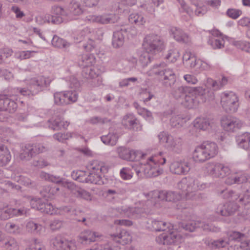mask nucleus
I'll list each match as a JSON object with an SVG mask.
<instances>
[{
	"label": "nucleus",
	"instance_id": "nucleus-1",
	"mask_svg": "<svg viewBox=\"0 0 250 250\" xmlns=\"http://www.w3.org/2000/svg\"><path fill=\"white\" fill-rule=\"evenodd\" d=\"M208 187L207 183L201 182L198 179L188 176L181 179L177 184V188L182 191L180 194L174 191L167 192L166 201L176 202L182 198V194L187 199L190 198V193H192L198 190H203Z\"/></svg>",
	"mask_w": 250,
	"mask_h": 250
},
{
	"label": "nucleus",
	"instance_id": "nucleus-2",
	"mask_svg": "<svg viewBox=\"0 0 250 250\" xmlns=\"http://www.w3.org/2000/svg\"><path fill=\"white\" fill-rule=\"evenodd\" d=\"M180 103L185 107L192 108L200 103H205L208 98V90L202 87H191Z\"/></svg>",
	"mask_w": 250,
	"mask_h": 250
},
{
	"label": "nucleus",
	"instance_id": "nucleus-3",
	"mask_svg": "<svg viewBox=\"0 0 250 250\" xmlns=\"http://www.w3.org/2000/svg\"><path fill=\"white\" fill-rule=\"evenodd\" d=\"M217 153V144L206 142L196 147L193 153V158L196 162H203L214 157Z\"/></svg>",
	"mask_w": 250,
	"mask_h": 250
},
{
	"label": "nucleus",
	"instance_id": "nucleus-4",
	"mask_svg": "<svg viewBox=\"0 0 250 250\" xmlns=\"http://www.w3.org/2000/svg\"><path fill=\"white\" fill-rule=\"evenodd\" d=\"M165 65L164 62L156 63L153 66L148 73L150 75L159 76L166 87H171L176 82L175 74L172 69L164 68Z\"/></svg>",
	"mask_w": 250,
	"mask_h": 250
},
{
	"label": "nucleus",
	"instance_id": "nucleus-5",
	"mask_svg": "<svg viewBox=\"0 0 250 250\" xmlns=\"http://www.w3.org/2000/svg\"><path fill=\"white\" fill-rule=\"evenodd\" d=\"M51 81L44 77H40L31 80L28 88H18L17 90L24 96H30L38 94L48 86Z\"/></svg>",
	"mask_w": 250,
	"mask_h": 250
},
{
	"label": "nucleus",
	"instance_id": "nucleus-6",
	"mask_svg": "<svg viewBox=\"0 0 250 250\" xmlns=\"http://www.w3.org/2000/svg\"><path fill=\"white\" fill-rule=\"evenodd\" d=\"M159 162L157 157H149L146 164L141 166L140 167L134 168L136 174L138 176L140 174L143 172L145 176L147 178L154 177L161 174L163 172V169L159 165L156 163Z\"/></svg>",
	"mask_w": 250,
	"mask_h": 250
},
{
	"label": "nucleus",
	"instance_id": "nucleus-7",
	"mask_svg": "<svg viewBox=\"0 0 250 250\" xmlns=\"http://www.w3.org/2000/svg\"><path fill=\"white\" fill-rule=\"evenodd\" d=\"M143 46L146 51L151 54H156L165 47L163 38L157 34L147 35L144 40Z\"/></svg>",
	"mask_w": 250,
	"mask_h": 250
},
{
	"label": "nucleus",
	"instance_id": "nucleus-8",
	"mask_svg": "<svg viewBox=\"0 0 250 250\" xmlns=\"http://www.w3.org/2000/svg\"><path fill=\"white\" fill-rule=\"evenodd\" d=\"M165 231L156 238L158 244L164 245H178L184 241L183 237L173 227L170 230L167 229Z\"/></svg>",
	"mask_w": 250,
	"mask_h": 250
},
{
	"label": "nucleus",
	"instance_id": "nucleus-9",
	"mask_svg": "<svg viewBox=\"0 0 250 250\" xmlns=\"http://www.w3.org/2000/svg\"><path fill=\"white\" fill-rule=\"evenodd\" d=\"M78 99V92L75 90L56 92L54 94V104L64 106L76 103Z\"/></svg>",
	"mask_w": 250,
	"mask_h": 250
},
{
	"label": "nucleus",
	"instance_id": "nucleus-10",
	"mask_svg": "<svg viewBox=\"0 0 250 250\" xmlns=\"http://www.w3.org/2000/svg\"><path fill=\"white\" fill-rule=\"evenodd\" d=\"M221 104L226 112L234 113L238 107V98L233 92H224L221 95Z\"/></svg>",
	"mask_w": 250,
	"mask_h": 250
},
{
	"label": "nucleus",
	"instance_id": "nucleus-11",
	"mask_svg": "<svg viewBox=\"0 0 250 250\" xmlns=\"http://www.w3.org/2000/svg\"><path fill=\"white\" fill-rule=\"evenodd\" d=\"M46 148L42 144H28L22 148L20 158L22 161H29L38 154L43 152Z\"/></svg>",
	"mask_w": 250,
	"mask_h": 250
},
{
	"label": "nucleus",
	"instance_id": "nucleus-12",
	"mask_svg": "<svg viewBox=\"0 0 250 250\" xmlns=\"http://www.w3.org/2000/svg\"><path fill=\"white\" fill-rule=\"evenodd\" d=\"M55 115L47 122L48 127L54 130H59L62 128L66 129L69 125V123L62 121V115L65 113V110L61 108H58L54 111Z\"/></svg>",
	"mask_w": 250,
	"mask_h": 250
},
{
	"label": "nucleus",
	"instance_id": "nucleus-13",
	"mask_svg": "<svg viewBox=\"0 0 250 250\" xmlns=\"http://www.w3.org/2000/svg\"><path fill=\"white\" fill-rule=\"evenodd\" d=\"M18 108V104L11 99V95L5 91H0V111L14 113Z\"/></svg>",
	"mask_w": 250,
	"mask_h": 250
},
{
	"label": "nucleus",
	"instance_id": "nucleus-14",
	"mask_svg": "<svg viewBox=\"0 0 250 250\" xmlns=\"http://www.w3.org/2000/svg\"><path fill=\"white\" fill-rule=\"evenodd\" d=\"M117 152L121 159L127 161H137L143 156L141 152L125 147L118 148Z\"/></svg>",
	"mask_w": 250,
	"mask_h": 250
},
{
	"label": "nucleus",
	"instance_id": "nucleus-15",
	"mask_svg": "<svg viewBox=\"0 0 250 250\" xmlns=\"http://www.w3.org/2000/svg\"><path fill=\"white\" fill-rule=\"evenodd\" d=\"M131 29L129 27L122 26L113 33L112 45L115 48L121 47L124 43L125 38L128 36Z\"/></svg>",
	"mask_w": 250,
	"mask_h": 250
},
{
	"label": "nucleus",
	"instance_id": "nucleus-16",
	"mask_svg": "<svg viewBox=\"0 0 250 250\" xmlns=\"http://www.w3.org/2000/svg\"><path fill=\"white\" fill-rule=\"evenodd\" d=\"M51 243L56 250H75V246L72 241L57 236L51 240Z\"/></svg>",
	"mask_w": 250,
	"mask_h": 250
},
{
	"label": "nucleus",
	"instance_id": "nucleus-17",
	"mask_svg": "<svg viewBox=\"0 0 250 250\" xmlns=\"http://www.w3.org/2000/svg\"><path fill=\"white\" fill-rule=\"evenodd\" d=\"M122 123L125 128L131 130L138 131L142 129L140 121L133 114H127L125 115Z\"/></svg>",
	"mask_w": 250,
	"mask_h": 250
},
{
	"label": "nucleus",
	"instance_id": "nucleus-18",
	"mask_svg": "<svg viewBox=\"0 0 250 250\" xmlns=\"http://www.w3.org/2000/svg\"><path fill=\"white\" fill-rule=\"evenodd\" d=\"M221 125L223 128L228 132H234L241 127L240 121L234 117L223 118Z\"/></svg>",
	"mask_w": 250,
	"mask_h": 250
},
{
	"label": "nucleus",
	"instance_id": "nucleus-19",
	"mask_svg": "<svg viewBox=\"0 0 250 250\" xmlns=\"http://www.w3.org/2000/svg\"><path fill=\"white\" fill-rule=\"evenodd\" d=\"M85 20L90 22H97L102 24L114 23L117 21L118 17L114 14L95 16L90 15L86 17Z\"/></svg>",
	"mask_w": 250,
	"mask_h": 250
},
{
	"label": "nucleus",
	"instance_id": "nucleus-20",
	"mask_svg": "<svg viewBox=\"0 0 250 250\" xmlns=\"http://www.w3.org/2000/svg\"><path fill=\"white\" fill-rule=\"evenodd\" d=\"M147 228L155 231H167V229L170 230L174 227L173 225L170 223H167L156 219H150L147 221Z\"/></svg>",
	"mask_w": 250,
	"mask_h": 250
},
{
	"label": "nucleus",
	"instance_id": "nucleus-21",
	"mask_svg": "<svg viewBox=\"0 0 250 250\" xmlns=\"http://www.w3.org/2000/svg\"><path fill=\"white\" fill-rule=\"evenodd\" d=\"M32 207L36 208L42 213L52 215L56 210L53 205L48 202H45L39 199L31 204Z\"/></svg>",
	"mask_w": 250,
	"mask_h": 250
},
{
	"label": "nucleus",
	"instance_id": "nucleus-22",
	"mask_svg": "<svg viewBox=\"0 0 250 250\" xmlns=\"http://www.w3.org/2000/svg\"><path fill=\"white\" fill-rule=\"evenodd\" d=\"M66 187L77 198H81L87 200L90 198V194L89 192L77 186L73 182H66Z\"/></svg>",
	"mask_w": 250,
	"mask_h": 250
},
{
	"label": "nucleus",
	"instance_id": "nucleus-23",
	"mask_svg": "<svg viewBox=\"0 0 250 250\" xmlns=\"http://www.w3.org/2000/svg\"><path fill=\"white\" fill-rule=\"evenodd\" d=\"M170 171L172 173L180 175L186 174L190 170L189 164L186 162H174L170 166Z\"/></svg>",
	"mask_w": 250,
	"mask_h": 250
},
{
	"label": "nucleus",
	"instance_id": "nucleus-24",
	"mask_svg": "<svg viewBox=\"0 0 250 250\" xmlns=\"http://www.w3.org/2000/svg\"><path fill=\"white\" fill-rule=\"evenodd\" d=\"M98 238L99 235H97L95 232L90 230H84L79 235L78 242L83 245H88L91 242L96 241Z\"/></svg>",
	"mask_w": 250,
	"mask_h": 250
},
{
	"label": "nucleus",
	"instance_id": "nucleus-25",
	"mask_svg": "<svg viewBox=\"0 0 250 250\" xmlns=\"http://www.w3.org/2000/svg\"><path fill=\"white\" fill-rule=\"evenodd\" d=\"M236 203L227 202L224 206L217 208V212L222 216H227L232 215L238 208Z\"/></svg>",
	"mask_w": 250,
	"mask_h": 250
},
{
	"label": "nucleus",
	"instance_id": "nucleus-26",
	"mask_svg": "<svg viewBox=\"0 0 250 250\" xmlns=\"http://www.w3.org/2000/svg\"><path fill=\"white\" fill-rule=\"evenodd\" d=\"M171 32L174 39L179 42L187 43L190 41V38L188 34L180 28L173 27L171 29Z\"/></svg>",
	"mask_w": 250,
	"mask_h": 250
},
{
	"label": "nucleus",
	"instance_id": "nucleus-27",
	"mask_svg": "<svg viewBox=\"0 0 250 250\" xmlns=\"http://www.w3.org/2000/svg\"><path fill=\"white\" fill-rule=\"evenodd\" d=\"M191 90H192L191 87L175 86L172 88V94L176 100L181 101L188 91Z\"/></svg>",
	"mask_w": 250,
	"mask_h": 250
},
{
	"label": "nucleus",
	"instance_id": "nucleus-28",
	"mask_svg": "<svg viewBox=\"0 0 250 250\" xmlns=\"http://www.w3.org/2000/svg\"><path fill=\"white\" fill-rule=\"evenodd\" d=\"M201 227L205 230H211V226L208 224H203L199 221L191 222L186 224L184 228L190 232H193L196 229Z\"/></svg>",
	"mask_w": 250,
	"mask_h": 250
},
{
	"label": "nucleus",
	"instance_id": "nucleus-29",
	"mask_svg": "<svg viewBox=\"0 0 250 250\" xmlns=\"http://www.w3.org/2000/svg\"><path fill=\"white\" fill-rule=\"evenodd\" d=\"M114 240L118 243L122 245H125L131 241V237L129 233L126 230L123 229L119 233L113 234Z\"/></svg>",
	"mask_w": 250,
	"mask_h": 250
},
{
	"label": "nucleus",
	"instance_id": "nucleus-30",
	"mask_svg": "<svg viewBox=\"0 0 250 250\" xmlns=\"http://www.w3.org/2000/svg\"><path fill=\"white\" fill-rule=\"evenodd\" d=\"M67 16H78L83 12V9L79 2L72 0L68 6Z\"/></svg>",
	"mask_w": 250,
	"mask_h": 250
},
{
	"label": "nucleus",
	"instance_id": "nucleus-31",
	"mask_svg": "<svg viewBox=\"0 0 250 250\" xmlns=\"http://www.w3.org/2000/svg\"><path fill=\"white\" fill-rule=\"evenodd\" d=\"M150 54H151L146 51V52H141L139 55L138 59L136 58H132V62H135L136 64H137V62H138L142 67H145L151 62V57Z\"/></svg>",
	"mask_w": 250,
	"mask_h": 250
},
{
	"label": "nucleus",
	"instance_id": "nucleus-32",
	"mask_svg": "<svg viewBox=\"0 0 250 250\" xmlns=\"http://www.w3.org/2000/svg\"><path fill=\"white\" fill-rule=\"evenodd\" d=\"M11 156L10 152L6 146L0 145V166L7 165L10 161Z\"/></svg>",
	"mask_w": 250,
	"mask_h": 250
},
{
	"label": "nucleus",
	"instance_id": "nucleus-33",
	"mask_svg": "<svg viewBox=\"0 0 250 250\" xmlns=\"http://www.w3.org/2000/svg\"><path fill=\"white\" fill-rule=\"evenodd\" d=\"M90 169V171L88 175V183L97 185H104L105 184L101 174L96 170Z\"/></svg>",
	"mask_w": 250,
	"mask_h": 250
},
{
	"label": "nucleus",
	"instance_id": "nucleus-34",
	"mask_svg": "<svg viewBox=\"0 0 250 250\" xmlns=\"http://www.w3.org/2000/svg\"><path fill=\"white\" fill-rule=\"evenodd\" d=\"M59 190V188L56 186H44L40 190L42 197L46 198H51Z\"/></svg>",
	"mask_w": 250,
	"mask_h": 250
},
{
	"label": "nucleus",
	"instance_id": "nucleus-35",
	"mask_svg": "<svg viewBox=\"0 0 250 250\" xmlns=\"http://www.w3.org/2000/svg\"><path fill=\"white\" fill-rule=\"evenodd\" d=\"M82 68V75L85 79H94L100 74V72L95 67H85Z\"/></svg>",
	"mask_w": 250,
	"mask_h": 250
},
{
	"label": "nucleus",
	"instance_id": "nucleus-36",
	"mask_svg": "<svg viewBox=\"0 0 250 250\" xmlns=\"http://www.w3.org/2000/svg\"><path fill=\"white\" fill-rule=\"evenodd\" d=\"M210 125V121L207 117H198L194 121V126L200 130H205L209 127Z\"/></svg>",
	"mask_w": 250,
	"mask_h": 250
},
{
	"label": "nucleus",
	"instance_id": "nucleus-37",
	"mask_svg": "<svg viewBox=\"0 0 250 250\" xmlns=\"http://www.w3.org/2000/svg\"><path fill=\"white\" fill-rule=\"evenodd\" d=\"M95 62V58L92 54L83 55L79 60V64L82 67H92Z\"/></svg>",
	"mask_w": 250,
	"mask_h": 250
},
{
	"label": "nucleus",
	"instance_id": "nucleus-38",
	"mask_svg": "<svg viewBox=\"0 0 250 250\" xmlns=\"http://www.w3.org/2000/svg\"><path fill=\"white\" fill-rule=\"evenodd\" d=\"M224 198L228 200V202L236 203L239 205L238 200L240 198L239 194L233 190H223L222 192Z\"/></svg>",
	"mask_w": 250,
	"mask_h": 250
},
{
	"label": "nucleus",
	"instance_id": "nucleus-39",
	"mask_svg": "<svg viewBox=\"0 0 250 250\" xmlns=\"http://www.w3.org/2000/svg\"><path fill=\"white\" fill-rule=\"evenodd\" d=\"M52 44L57 48L67 50L71 45V43L66 40L55 35L52 40Z\"/></svg>",
	"mask_w": 250,
	"mask_h": 250
},
{
	"label": "nucleus",
	"instance_id": "nucleus-40",
	"mask_svg": "<svg viewBox=\"0 0 250 250\" xmlns=\"http://www.w3.org/2000/svg\"><path fill=\"white\" fill-rule=\"evenodd\" d=\"M236 141L239 146L244 149H247L249 147L250 142V133L245 132L237 137Z\"/></svg>",
	"mask_w": 250,
	"mask_h": 250
},
{
	"label": "nucleus",
	"instance_id": "nucleus-41",
	"mask_svg": "<svg viewBox=\"0 0 250 250\" xmlns=\"http://www.w3.org/2000/svg\"><path fill=\"white\" fill-rule=\"evenodd\" d=\"M168 146L174 152L179 153L182 150V140L180 138H175L171 136V139H169L167 142Z\"/></svg>",
	"mask_w": 250,
	"mask_h": 250
},
{
	"label": "nucleus",
	"instance_id": "nucleus-42",
	"mask_svg": "<svg viewBox=\"0 0 250 250\" xmlns=\"http://www.w3.org/2000/svg\"><path fill=\"white\" fill-rule=\"evenodd\" d=\"M118 139V135L115 133H109L106 135H103L101 137V140L104 144L111 146L116 145Z\"/></svg>",
	"mask_w": 250,
	"mask_h": 250
},
{
	"label": "nucleus",
	"instance_id": "nucleus-43",
	"mask_svg": "<svg viewBox=\"0 0 250 250\" xmlns=\"http://www.w3.org/2000/svg\"><path fill=\"white\" fill-rule=\"evenodd\" d=\"M2 246L8 250H18L19 246L16 240L12 237L4 238Z\"/></svg>",
	"mask_w": 250,
	"mask_h": 250
},
{
	"label": "nucleus",
	"instance_id": "nucleus-44",
	"mask_svg": "<svg viewBox=\"0 0 250 250\" xmlns=\"http://www.w3.org/2000/svg\"><path fill=\"white\" fill-rule=\"evenodd\" d=\"M219 163H209L207 164V172L213 178H219Z\"/></svg>",
	"mask_w": 250,
	"mask_h": 250
},
{
	"label": "nucleus",
	"instance_id": "nucleus-45",
	"mask_svg": "<svg viewBox=\"0 0 250 250\" xmlns=\"http://www.w3.org/2000/svg\"><path fill=\"white\" fill-rule=\"evenodd\" d=\"M90 169L96 170L100 173H106L108 171V167L104 164L97 160L93 161L90 166Z\"/></svg>",
	"mask_w": 250,
	"mask_h": 250
},
{
	"label": "nucleus",
	"instance_id": "nucleus-46",
	"mask_svg": "<svg viewBox=\"0 0 250 250\" xmlns=\"http://www.w3.org/2000/svg\"><path fill=\"white\" fill-rule=\"evenodd\" d=\"M163 1L160 0H150L149 3L141 5V7H144L146 11L150 14H153L155 12V7H158Z\"/></svg>",
	"mask_w": 250,
	"mask_h": 250
},
{
	"label": "nucleus",
	"instance_id": "nucleus-47",
	"mask_svg": "<svg viewBox=\"0 0 250 250\" xmlns=\"http://www.w3.org/2000/svg\"><path fill=\"white\" fill-rule=\"evenodd\" d=\"M128 20L130 23L137 25H142L146 22L144 17L138 13L131 14L129 16Z\"/></svg>",
	"mask_w": 250,
	"mask_h": 250
},
{
	"label": "nucleus",
	"instance_id": "nucleus-48",
	"mask_svg": "<svg viewBox=\"0 0 250 250\" xmlns=\"http://www.w3.org/2000/svg\"><path fill=\"white\" fill-rule=\"evenodd\" d=\"M121 214H124L125 216L129 218H136L138 217L137 211L138 209L133 208L122 207L120 208Z\"/></svg>",
	"mask_w": 250,
	"mask_h": 250
},
{
	"label": "nucleus",
	"instance_id": "nucleus-49",
	"mask_svg": "<svg viewBox=\"0 0 250 250\" xmlns=\"http://www.w3.org/2000/svg\"><path fill=\"white\" fill-rule=\"evenodd\" d=\"M228 236V240L229 242L230 241H234L239 242L245 240L246 238V235L245 234L235 231H232L229 232Z\"/></svg>",
	"mask_w": 250,
	"mask_h": 250
},
{
	"label": "nucleus",
	"instance_id": "nucleus-50",
	"mask_svg": "<svg viewBox=\"0 0 250 250\" xmlns=\"http://www.w3.org/2000/svg\"><path fill=\"white\" fill-rule=\"evenodd\" d=\"M40 177L42 179H44L46 181H50L51 182L55 183L57 184L61 183L63 181V179L60 176H54L44 172H41Z\"/></svg>",
	"mask_w": 250,
	"mask_h": 250
},
{
	"label": "nucleus",
	"instance_id": "nucleus-51",
	"mask_svg": "<svg viewBox=\"0 0 250 250\" xmlns=\"http://www.w3.org/2000/svg\"><path fill=\"white\" fill-rule=\"evenodd\" d=\"M44 22H51L53 24H59L63 22V18L60 16L46 14L43 18Z\"/></svg>",
	"mask_w": 250,
	"mask_h": 250
},
{
	"label": "nucleus",
	"instance_id": "nucleus-52",
	"mask_svg": "<svg viewBox=\"0 0 250 250\" xmlns=\"http://www.w3.org/2000/svg\"><path fill=\"white\" fill-rule=\"evenodd\" d=\"M208 43L213 49H220L224 46L225 41L222 38L216 39L215 38H209Z\"/></svg>",
	"mask_w": 250,
	"mask_h": 250
},
{
	"label": "nucleus",
	"instance_id": "nucleus-53",
	"mask_svg": "<svg viewBox=\"0 0 250 250\" xmlns=\"http://www.w3.org/2000/svg\"><path fill=\"white\" fill-rule=\"evenodd\" d=\"M232 44L238 49L250 53V42L246 41H235Z\"/></svg>",
	"mask_w": 250,
	"mask_h": 250
},
{
	"label": "nucleus",
	"instance_id": "nucleus-54",
	"mask_svg": "<svg viewBox=\"0 0 250 250\" xmlns=\"http://www.w3.org/2000/svg\"><path fill=\"white\" fill-rule=\"evenodd\" d=\"M233 175V183H236L237 184L243 185L248 180V175L244 171L237 172Z\"/></svg>",
	"mask_w": 250,
	"mask_h": 250
},
{
	"label": "nucleus",
	"instance_id": "nucleus-55",
	"mask_svg": "<svg viewBox=\"0 0 250 250\" xmlns=\"http://www.w3.org/2000/svg\"><path fill=\"white\" fill-rule=\"evenodd\" d=\"M5 228L7 232L13 234H19L21 232V229L19 226L12 223H7Z\"/></svg>",
	"mask_w": 250,
	"mask_h": 250
},
{
	"label": "nucleus",
	"instance_id": "nucleus-56",
	"mask_svg": "<svg viewBox=\"0 0 250 250\" xmlns=\"http://www.w3.org/2000/svg\"><path fill=\"white\" fill-rule=\"evenodd\" d=\"M229 244L228 238L214 240L210 242V247L213 249L224 248Z\"/></svg>",
	"mask_w": 250,
	"mask_h": 250
},
{
	"label": "nucleus",
	"instance_id": "nucleus-57",
	"mask_svg": "<svg viewBox=\"0 0 250 250\" xmlns=\"http://www.w3.org/2000/svg\"><path fill=\"white\" fill-rule=\"evenodd\" d=\"M179 57L180 54L178 50L174 49L169 50L165 58L169 62H174Z\"/></svg>",
	"mask_w": 250,
	"mask_h": 250
},
{
	"label": "nucleus",
	"instance_id": "nucleus-58",
	"mask_svg": "<svg viewBox=\"0 0 250 250\" xmlns=\"http://www.w3.org/2000/svg\"><path fill=\"white\" fill-rule=\"evenodd\" d=\"M26 229L31 233H38L42 229V226L33 221H29L26 224Z\"/></svg>",
	"mask_w": 250,
	"mask_h": 250
},
{
	"label": "nucleus",
	"instance_id": "nucleus-59",
	"mask_svg": "<svg viewBox=\"0 0 250 250\" xmlns=\"http://www.w3.org/2000/svg\"><path fill=\"white\" fill-rule=\"evenodd\" d=\"M13 53V50L9 48L0 49V64L6 62V59L10 57Z\"/></svg>",
	"mask_w": 250,
	"mask_h": 250
},
{
	"label": "nucleus",
	"instance_id": "nucleus-60",
	"mask_svg": "<svg viewBox=\"0 0 250 250\" xmlns=\"http://www.w3.org/2000/svg\"><path fill=\"white\" fill-rule=\"evenodd\" d=\"M14 217L12 208H5L0 212V217L1 220H6Z\"/></svg>",
	"mask_w": 250,
	"mask_h": 250
},
{
	"label": "nucleus",
	"instance_id": "nucleus-61",
	"mask_svg": "<svg viewBox=\"0 0 250 250\" xmlns=\"http://www.w3.org/2000/svg\"><path fill=\"white\" fill-rule=\"evenodd\" d=\"M219 178H223L229 175L230 173V169L228 166L223 164L219 163Z\"/></svg>",
	"mask_w": 250,
	"mask_h": 250
},
{
	"label": "nucleus",
	"instance_id": "nucleus-62",
	"mask_svg": "<svg viewBox=\"0 0 250 250\" xmlns=\"http://www.w3.org/2000/svg\"><path fill=\"white\" fill-rule=\"evenodd\" d=\"M120 176L124 180H129L132 177L133 172L128 167H123L120 170Z\"/></svg>",
	"mask_w": 250,
	"mask_h": 250
},
{
	"label": "nucleus",
	"instance_id": "nucleus-63",
	"mask_svg": "<svg viewBox=\"0 0 250 250\" xmlns=\"http://www.w3.org/2000/svg\"><path fill=\"white\" fill-rule=\"evenodd\" d=\"M62 224L63 222L62 220L55 219L50 221L49 228L52 230L55 231L61 229Z\"/></svg>",
	"mask_w": 250,
	"mask_h": 250
},
{
	"label": "nucleus",
	"instance_id": "nucleus-64",
	"mask_svg": "<svg viewBox=\"0 0 250 250\" xmlns=\"http://www.w3.org/2000/svg\"><path fill=\"white\" fill-rule=\"evenodd\" d=\"M226 14L229 18L236 19L242 14V11L239 9L230 8L228 9Z\"/></svg>",
	"mask_w": 250,
	"mask_h": 250
}]
</instances>
